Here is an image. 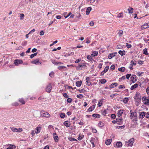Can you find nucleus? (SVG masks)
I'll return each instance as SVG.
<instances>
[{
  "label": "nucleus",
  "mask_w": 149,
  "mask_h": 149,
  "mask_svg": "<svg viewBox=\"0 0 149 149\" xmlns=\"http://www.w3.org/2000/svg\"><path fill=\"white\" fill-rule=\"evenodd\" d=\"M143 61H142L141 60H139L138 61V63L139 64L142 65L143 64Z\"/></svg>",
  "instance_id": "obj_59"
},
{
  "label": "nucleus",
  "mask_w": 149,
  "mask_h": 149,
  "mask_svg": "<svg viewBox=\"0 0 149 149\" xmlns=\"http://www.w3.org/2000/svg\"><path fill=\"white\" fill-rule=\"evenodd\" d=\"M98 125L99 127L102 128L104 126V124L102 121H100Z\"/></svg>",
  "instance_id": "obj_24"
},
{
  "label": "nucleus",
  "mask_w": 149,
  "mask_h": 149,
  "mask_svg": "<svg viewBox=\"0 0 149 149\" xmlns=\"http://www.w3.org/2000/svg\"><path fill=\"white\" fill-rule=\"evenodd\" d=\"M116 145L117 148H119L122 147V144L121 142L120 141H118L116 143Z\"/></svg>",
  "instance_id": "obj_14"
},
{
  "label": "nucleus",
  "mask_w": 149,
  "mask_h": 149,
  "mask_svg": "<svg viewBox=\"0 0 149 149\" xmlns=\"http://www.w3.org/2000/svg\"><path fill=\"white\" fill-rule=\"evenodd\" d=\"M38 54L37 52L35 53L34 54H31L30 56V58H33L34 56H36Z\"/></svg>",
  "instance_id": "obj_32"
},
{
  "label": "nucleus",
  "mask_w": 149,
  "mask_h": 149,
  "mask_svg": "<svg viewBox=\"0 0 149 149\" xmlns=\"http://www.w3.org/2000/svg\"><path fill=\"white\" fill-rule=\"evenodd\" d=\"M126 47L128 49H129L132 47V45L131 44H128V43H126Z\"/></svg>",
  "instance_id": "obj_58"
},
{
  "label": "nucleus",
  "mask_w": 149,
  "mask_h": 149,
  "mask_svg": "<svg viewBox=\"0 0 149 149\" xmlns=\"http://www.w3.org/2000/svg\"><path fill=\"white\" fill-rule=\"evenodd\" d=\"M31 63L36 65H41L42 64V63L39 61V59H38L32 61Z\"/></svg>",
  "instance_id": "obj_6"
},
{
  "label": "nucleus",
  "mask_w": 149,
  "mask_h": 149,
  "mask_svg": "<svg viewBox=\"0 0 149 149\" xmlns=\"http://www.w3.org/2000/svg\"><path fill=\"white\" fill-rule=\"evenodd\" d=\"M125 47V45H118L116 47L117 49H121Z\"/></svg>",
  "instance_id": "obj_20"
},
{
  "label": "nucleus",
  "mask_w": 149,
  "mask_h": 149,
  "mask_svg": "<svg viewBox=\"0 0 149 149\" xmlns=\"http://www.w3.org/2000/svg\"><path fill=\"white\" fill-rule=\"evenodd\" d=\"M116 116L114 114H112L111 115V117L112 119H115Z\"/></svg>",
  "instance_id": "obj_45"
},
{
  "label": "nucleus",
  "mask_w": 149,
  "mask_h": 149,
  "mask_svg": "<svg viewBox=\"0 0 149 149\" xmlns=\"http://www.w3.org/2000/svg\"><path fill=\"white\" fill-rule=\"evenodd\" d=\"M65 68V66H60L58 67V69L60 70H62L63 69H64Z\"/></svg>",
  "instance_id": "obj_61"
},
{
  "label": "nucleus",
  "mask_w": 149,
  "mask_h": 149,
  "mask_svg": "<svg viewBox=\"0 0 149 149\" xmlns=\"http://www.w3.org/2000/svg\"><path fill=\"white\" fill-rule=\"evenodd\" d=\"M129 100V97H125L123 100L122 101L124 104H126L127 103Z\"/></svg>",
  "instance_id": "obj_23"
},
{
  "label": "nucleus",
  "mask_w": 149,
  "mask_h": 149,
  "mask_svg": "<svg viewBox=\"0 0 149 149\" xmlns=\"http://www.w3.org/2000/svg\"><path fill=\"white\" fill-rule=\"evenodd\" d=\"M90 40L89 39V38L88 37L86 38V43L87 44L90 43Z\"/></svg>",
  "instance_id": "obj_63"
},
{
  "label": "nucleus",
  "mask_w": 149,
  "mask_h": 149,
  "mask_svg": "<svg viewBox=\"0 0 149 149\" xmlns=\"http://www.w3.org/2000/svg\"><path fill=\"white\" fill-rule=\"evenodd\" d=\"M123 109H120L118 111V116L119 117L121 116L122 114L123 113Z\"/></svg>",
  "instance_id": "obj_16"
},
{
  "label": "nucleus",
  "mask_w": 149,
  "mask_h": 149,
  "mask_svg": "<svg viewBox=\"0 0 149 149\" xmlns=\"http://www.w3.org/2000/svg\"><path fill=\"white\" fill-rule=\"evenodd\" d=\"M82 84V81L81 80L77 81L76 82V86L78 87H80L81 86Z\"/></svg>",
  "instance_id": "obj_15"
},
{
  "label": "nucleus",
  "mask_w": 149,
  "mask_h": 149,
  "mask_svg": "<svg viewBox=\"0 0 149 149\" xmlns=\"http://www.w3.org/2000/svg\"><path fill=\"white\" fill-rule=\"evenodd\" d=\"M98 54L97 51H94L93 52V53L91 54V55L93 56H95L97 55Z\"/></svg>",
  "instance_id": "obj_29"
},
{
  "label": "nucleus",
  "mask_w": 149,
  "mask_h": 149,
  "mask_svg": "<svg viewBox=\"0 0 149 149\" xmlns=\"http://www.w3.org/2000/svg\"><path fill=\"white\" fill-rule=\"evenodd\" d=\"M143 54L146 55H147L148 54V49L145 48L143 49Z\"/></svg>",
  "instance_id": "obj_28"
},
{
  "label": "nucleus",
  "mask_w": 149,
  "mask_h": 149,
  "mask_svg": "<svg viewBox=\"0 0 149 149\" xmlns=\"http://www.w3.org/2000/svg\"><path fill=\"white\" fill-rule=\"evenodd\" d=\"M27 44V42L26 41H24L22 42V46H26Z\"/></svg>",
  "instance_id": "obj_50"
},
{
  "label": "nucleus",
  "mask_w": 149,
  "mask_h": 149,
  "mask_svg": "<svg viewBox=\"0 0 149 149\" xmlns=\"http://www.w3.org/2000/svg\"><path fill=\"white\" fill-rule=\"evenodd\" d=\"M146 113L144 111L141 112L139 114V119L143 118L145 116Z\"/></svg>",
  "instance_id": "obj_11"
},
{
  "label": "nucleus",
  "mask_w": 149,
  "mask_h": 149,
  "mask_svg": "<svg viewBox=\"0 0 149 149\" xmlns=\"http://www.w3.org/2000/svg\"><path fill=\"white\" fill-rule=\"evenodd\" d=\"M123 33V31L121 30H119V31L118 33L119 36L121 37L122 36V35Z\"/></svg>",
  "instance_id": "obj_46"
},
{
  "label": "nucleus",
  "mask_w": 149,
  "mask_h": 149,
  "mask_svg": "<svg viewBox=\"0 0 149 149\" xmlns=\"http://www.w3.org/2000/svg\"><path fill=\"white\" fill-rule=\"evenodd\" d=\"M117 17L118 18H120L121 17H123V13L121 12L118 14Z\"/></svg>",
  "instance_id": "obj_39"
},
{
  "label": "nucleus",
  "mask_w": 149,
  "mask_h": 149,
  "mask_svg": "<svg viewBox=\"0 0 149 149\" xmlns=\"http://www.w3.org/2000/svg\"><path fill=\"white\" fill-rule=\"evenodd\" d=\"M41 127H36V131L35 132L36 134H38L40 132Z\"/></svg>",
  "instance_id": "obj_25"
},
{
  "label": "nucleus",
  "mask_w": 149,
  "mask_h": 149,
  "mask_svg": "<svg viewBox=\"0 0 149 149\" xmlns=\"http://www.w3.org/2000/svg\"><path fill=\"white\" fill-rule=\"evenodd\" d=\"M136 75L134 74H133L132 76L131 77V80L133 83H135L136 81L137 80L136 79Z\"/></svg>",
  "instance_id": "obj_10"
},
{
  "label": "nucleus",
  "mask_w": 149,
  "mask_h": 149,
  "mask_svg": "<svg viewBox=\"0 0 149 149\" xmlns=\"http://www.w3.org/2000/svg\"><path fill=\"white\" fill-rule=\"evenodd\" d=\"M8 145L9 146V147L7 149H13V148H15L16 146L14 145H13L9 144Z\"/></svg>",
  "instance_id": "obj_26"
},
{
  "label": "nucleus",
  "mask_w": 149,
  "mask_h": 149,
  "mask_svg": "<svg viewBox=\"0 0 149 149\" xmlns=\"http://www.w3.org/2000/svg\"><path fill=\"white\" fill-rule=\"evenodd\" d=\"M148 98L147 99V101L146 102H144V104L146 105L147 106L149 105V96L148 97Z\"/></svg>",
  "instance_id": "obj_40"
},
{
  "label": "nucleus",
  "mask_w": 149,
  "mask_h": 149,
  "mask_svg": "<svg viewBox=\"0 0 149 149\" xmlns=\"http://www.w3.org/2000/svg\"><path fill=\"white\" fill-rule=\"evenodd\" d=\"M109 66H107L104 68V70L103 71V72L104 73H106L107 72L109 69Z\"/></svg>",
  "instance_id": "obj_31"
},
{
  "label": "nucleus",
  "mask_w": 149,
  "mask_h": 149,
  "mask_svg": "<svg viewBox=\"0 0 149 149\" xmlns=\"http://www.w3.org/2000/svg\"><path fill=\"white\" fill-rule=\"evenodd\" d=\"M43 110H42L40 111V117H45L47 118H49L50 115L47 112H45Z\"/></svg>",
  "instance_id": "obj_3"
},
{
  "label": "nucleus",
  "mask_w": 149,
  "mask_h": 149,
  "mask_svg": "<svg viewBox=\"0 0 149 149\" xmlns=\"http://www.w3.org/2000/svg\"><path fill=\"white\" fill-rule=\"evenodd\" d=\"M83 63H79L78 65L76 67V69L77 70H81V66L82 65Z\"/></svg>",
  "instance_id": "obj_21"
},
{
  "label": "nucleus",
  "mask_w": 149,
  "mask_h": 149,
  "mask_svg": "<svg viewBox=\"0 0 149 149\" xmlns=\"http://www.w3.org/2000/svg\"><path fill=\"white\" fill-rule=\"evenodd\" d=\"M54 139L55 141V142H57L58 141V137L57 136H55L54 137Z\"/></svg>",
  "instance_id": "obj_54"
},
{
  "label": "nucleus",
  "mask_w": 149,
  "mask_h": 149,
  "mask_svg": "<svg viewBox=\"0 0 149 149\" xmlns=\"http://www.w3.org/2000/svg\"><path fill=\"white\" fill-rule=\"evenodd\" d=\"M130 119L132 120V121L134 122L137 121L138 120V118L136 112V111L132 112L131 110H130Z\"/></svg>",
  "instance_id": "obj_1"
},
{
  "label": "nucleus",
  "mask_w": 149,
  "mask_h": 149,
  "mask_svg": "<svg viewBox=\"0 0 149 149\" xmlns=\"http://www.w3.org/2000/svg\"><path fill=\"white\" fill-rule=\"evenodd\" d=\"M88 111L89 112H91L93 110V108L92 106H91L88 109Z\"/></svg>",
  "instance_id": "obj_60"
},
{
  "label": "nucleus",
  "mask_w": 149,
  "mask_h": 149,
  "mask_svg": "<svg viewBox=\"0 0 149 149\" xmlns=\"http://www.w3.org/2000/svg\"><path fill=\"white\" fill-rule=\"evenodd\" d=\"M102 114L104 116H106V114L107 113V109L104 110V111H102Z\"/></svg>",
  "instance_id": "obj_37"
},
{
  "label": "nucleus",
  "mask_w": 149,
  "mask_h": 149,
  "mask_svg": "<svg viewBox=\"0 0 149 149\" xmlns=\"http://www.w3.org/2000/svg\"><path fill=\"white\" fill-rule=\"evenodd\" d=\"M19 101L23 104H24L25 103L23 99L22 98L19 99Z\"/></svg>",
  "instance_id": "obj_38"
},
{
  "label": "nucleus",
  "mask_w": 149,
  "mask_h": 149,
  "mask_svg": "<svg viewBox=\"0 0 149 149\" xmlns=\"http://www.w3.org/2000/svg\"><path fill=\"white\" fill-rule=\"evenodd\" d=\"M117 122H121L123 120V119L122 118H117L116 119Z\"/></svg>",
  "instance_id": "obj_44"
},
{
  "label": "nucleus",
  "mask_w": 149,
  "mask_h": 149,
  "mask_svg": "<svg viewBox=\"0 0 149 149\" xmlns=\"http://www.w3.org/2000/svg\"><path fill=\"white\" fill-rule=\"evenodd\" d=\"M100 82L102 84H104L107 82L106 80L104 79L100 80Z\"/></svg>",
  "instance_id": "obj_35"
},
{
  "label": "nucleus",
  "mask_w": 149,
  "mask_h": 149,
  "mask_svg": "<svg viewBox=\"0 0 149 149\" xmlns=\"http://www.w3.org/2000/svg\"><path fill=\"white\" fill-rule=\"evenodd\" d=\"M72 101V99L71 98H68L67 100V102L68 103H71Z\"/></svg>",
  "instance_id": "obj_49"
},
{
  "label": "nucleus",
  "mask_w": 149,
  "mask_h": 149,
  "mask_svg": "<svg viewBox=\"0 0 149 149\" xmlns=\"http://www.w3.org/2000/svg\"><path fill=\"white\" fill-rule=\"evenodd\" d=\"M60 116L61 118H63L65 116V114L64 113H60Z\"/></svg>",
  "instance_id": "obj_51"
},
{
  "label": "nucleus",
  "mask_w": 149,
  "mask_h": 149,
  "mask_svg": "<svg viewBox=\"0 0 149 149\" xmlns=\"http://www.w3.org/2000/svg\"><path fill=\"white\" fill-rule=\"evenodd\" d=\"M112 139H107L105 141V144L107 145H109L111 142Z\"/></svg>",
  "instance_id": "obj_22"
},
{
  "label": "nucleus",
  "mask_w": 149,
  "mask_h": 149,
  "mask_svg": "<svg viewBox=\"0 0 149 149\" xmlns=\"http://www.w3.org/2000/svg\"><path fill=\"white\" fill-rule=\"evenodd\" d=\"M103 65V63H100L99 65V66H98L97 68H99L100 69H101L102 68V65Z\"/></svg>",
  "instance_id": "obj_62"
},
{
  "label": "nucleus",
  "mask_w": 149,
  "mask_h": 149,
  "mask_svg": "<svg viewBox=\"0 0 149 149\" xmlns=\"http://www.w3.org/2000/svg\"><path fill=\"white\" fill-rule=\"evenodd\" d=\"M134 99L136 100L135 102L138 103L140 102L141 101V96L140 93L138 92H136L134 96Z\"/></svg>",
  "instance_id": "obj_2"
},
{
  "label": "nucleus",
  "mask_w": 149,
  "mask_h": 149,
  "mask_svg": "<svg viewBox=\"0 0 149 149\" xmlns=\"http://www.w3.org/2000/svg\"><path fill=\"white\" fill-rule=\"evenodd\" d=\"M117 54V52H115L114 53L110 54L108 56V58L109 59H111L114 56H115Z\"/></svg>",
  "instance_id": "obj_9"
},
{
  "label": "nucleus",
  "mask_w": 149,
  "mask_h": 149,
  "mask_svg": "<svg viewBox=\"0 0 149 149\" xmlns=\"http://www.w3.org/2000/svg\"><path fill=\"white\" fill-rule=\"evenodd\" d=\"M131 74H127L126 75V78L127 79H129V78L130 77Z\"/></svg>",
  "instance_id": "obj_64"
},
{
  "label": "nucleus",
  "mask_w": 149,
  "mask_h": 149,
  "mask_svg": "<svg viewBox=\"0 0 149 149\" xmlns=\"http://www.w3.org/2000/svg\"><path fill=\"white\" fill-rule=\"evenodd\" d=\"M125 127V125H124L123 126H117L116 127V128H118V129H124Z\"/></svg>",
  "instance_id": "obj_42"
},
{
  "label": "nucleus",
  "mask_w": 149,
  "mask_h": 149,
  "mask_svg": "<svg viewBox=\"0 0 149 149\" xmlns=\"http://www.w3.org/2000/svg\"><path fill=\"white\" fill-rule=\"evenodd\" d=\"M103 100H101L99 102H98V106L99 107H101L102 105V102Z\"/></svg>",
  "instance_id": "obj_43"
},
{
  "label": "nucleus",
  "mask_w": 149,
  "mask_h": 149,
  "mask_svg": "<svg viewBox=\"0 0 149 149\" xmlns=\"http://www.w3.org/2000/svg\"><path fill=\"white\" fill-rule=\"evenodd\" d=\"M136 61H135V62H134L133 60H132L130 62L131 64L133 65H135L136 64Z\"/></svg>",
  "instance_id": "obj_55"
},
{
  "label": "nucleus",
  "mask_w": 149,
  "mask_h": 149,
  "mask_svg": "<svg viewBox=\"0 0 149 149\" xmlns=\"http://www.w3.org/2000/svg\"><path fill=\"white\" fill-rule=\"evenodd\" d=\"M134 9L132 8H130L128 9V11L129 13H132Z\"/></svg>",
  "instance_id": "obj_34"
},
{
  "label": "nucleus",
  "mask_w": 149,
  "mask_h": 149,
  "mask_svg": "<svg viewBox=\"0 0 149 149\" xmlns=\"http://www.w3.org/2000/svg\"><path fill=\"white\" fill-rule=\"evenodd\" d=\"M138 86V84L136 83L132 85L130 88L131 90H133L134 89L137 88Z\"/></svg>",
  "instance_id": "obj_18"
},
{
  "label": "nucleus",
  "mask_w": 149,
  "mask_h": 149,
  "mask_svg": "<svg viewBox=\"0 0 149 149\" xmlns=\"http://www.w3.org/2000/svg\"><path fill=\"white\" fill-rule=\"evenodd\" d=\"M77 97L80 99H82L84 97V96L81 94H79L77 95Z\"/></svg>",
  "instance_id": "obj_41"
},
{
  "label": "nucleus",
  "mask_w": 149,
  "mask_h": 149,
  "mask_svg": "<svg viewBox=\"0 0 149 149\" xmlns=\"http://www.w3.org/2000/svg\"><path fill=\"white\" fill-rule=\"evenodd\" d=\"M22 63V60L16 59L14 61V64L16 65H18L19 64Z\"/></svg>",
  "instance_id": "obj_8"
},
{
  "label": "nucleus",
  "mask_w": 149,
  "mask_h": 149,
  "mask_svg": "<svg viewBox=\"0 0 149 149\" xmlns=\"http://www.w3.org/2000/svg\"><path fill=\"white\" fill-rule=\"evenodd\" d=\"M134 141L135 140L133 138L127 141V143H128L127 144L128 146H132L133 145V143L134 142Z\"/></svg>",
  "instance_id": "obj_4"
},
{
  "label": "nucleus",
  "mask_w": 149,
  "mask_h": 149,
  "mask_svg": "<svg viewBox=\"0 0 149 149\" xmlns=\"http://www.w3.org/2000/svg\"><path fill=\"white\" fill-rule=\"evenodd\" d=\"M118 85V84L116 82L110 84L109 86L111 88H113Z\"/></svg>",
  "instance_id": "obj_13"
},
{
  "label": "nucleus",
  "mask_w": 149,
  "mask_h": 149,
  "mask_svg": "<svg viewBox=\"0 0 149 149\" xmlns=\"http://www.w3.org/2000/svg\"><path fill=\"white\" fill-rule=\"evenodd\" d=\"M84 137V135H82V136H81L80 134H79V137L78 138V139L79 141H80Z\"/></svg>",
  "instance_id": "obj_36"
},
{
  "label": "nucleus",
  "mask_w": 149,
  "mask_h": 149,
  "mask_svg": "<svg viewBox=\"0 0 149 149\" xmlns=\"http://www.w3.org/2000/svg\"><path fill=\"white\" fill-rule=\"evenodd\" d=\"M87 59L91 61L92 60H93V58L91 57V56L90 55H88L87 56Z\"/></svg>",
  "instance_id": "obj_48"
},
{
  "label": "nucleus",
  "mask_w": 149,
  "mask_h": 149,
  "mask_svg": "<svg viewBox=\"0 0 149 149\" xmlns=\"http://www.w3.org/2000/svg\"><path fill=\"white\" fill-rule=\"evenodd\" d=\"M125 68L124 67H122L121 68H118V70L119 71L123 72L125 71Z\"/></svg>",
  "instance_id": "obj_27"
},
{
  "label": "nucleus",
  "mask_w": 149,
  "mask_h": 149,
  "mask_svg": "<svg viewBox=\"0 0 149 149\" xmlns=\"http://www.w3.org/2000/svg\"><path fill=\"white\" fill-rule=\"evenodd\" d=\"M52 62L53 64L56 65L61 63L60 62H56L55 60H52Z\"/></svg>",
  "instance_id": "obj_33"
},
{
  "label": "nucleus",
  "mask_w": 149,
  "mask_h": 149,
  "mask_svg": "<svg viewBox=\"0 0 149 149\" xmlns=\"http://www.w3.org/2000/svg\"><path fill=\"white\" fill-rule=\"evenodd\" d=\"M149 27V23H146L144 24L141 26V29L142 30L146 29Z\"/></svg>",
  "instance_id": "obj_7"
},
{
  "label": "nucleus",
  "mask_w": 149,
  "mask_h": 149,
  "mask_svg": "<svg viewBox=\"0 0 149 149\" xmlns=\"http://www.w3.org/2000/svg\"><path fill=\"white\" fill-rule=\"evenodd\" d=\"M92 10V8L91 7H88L86 10V14L87 15H88L90 11Z\"/></svg>",
  "instance_id": "obj_17"
},
{
  "label": "nucleus",
  "mask_w": 149,
  "mask_h": 149,
  "mask_svg": "<svg viewBox=\"0 0 149 149\" xmlns=\"http://www.w3.org/2000/svg\"><path fill=\"white\" fill-rule=\"evenodd\" d=\"M10 128L11 130L13 131V132H18L17 129L16 128H15L14 127H10Z\"/></svg>",
  "instance_id": "obj_30"
},
{
  "label": "nucleus",
  "mask_w": 149,
  "mask_h": 149,
  "mask_svg": "<svg viewBox=\"0 0 149 149\" xmlns=\"http://www.w3.org/2000/svg\"><path fill=\"white\" fill-rule=\"evenodd\" d=\"M115 68V65H111L110 68V69L112 70H114Z\"/></svg>",
  "instance_id": "obj_56"
},
{
  "label": "nucleus",
  "mask_w": 149,
  "mask_h": 149,
  "mask_svg": "<svg viewBox=\"0 0 149 149\" xmlns=\"http://www.w3.org/2000/svg\"><path fill=\"white\" fill-rule=\"evenodd\" d=\"M20 19L22 20L24 17V15L23 14L21 13L20 14Z\"/></svg>",
  "instance_id": "obj_57"
},
{
  "label": "nucleus",
  "mask_w": 149,
  "mask_h": 149,
  "mask_svg": "<svg viewBox=\"0 0 149 149\" xmlns=\"http://www.w3.org/2000/svg\"><path fill=\"white\" fill-rule=\"evenodd\" d=\"M89 77H87L86 79V82L88 86H90V85L92 86V82H91L90 81H89Z\"/></svg>",
  "instance_id": "obj_12"
},
{
  "label": "nucleus",
  "mask_w": 149,
  "mask_h": 149,
  "mask_svg": "<svg viewBox=\"0 0 149 149\" xmlns=\"http://www.w3.org/2000/svg\"><path fill=\"white\" fill-rule=\"evenodd\" d=\"M125 88V86L124 85H120L118 86V88L119 89H122V88Z\"/></svg>",
  "instance_id": "obj_53"
},
{
  "label": "nucleus",
  "mask_w": 149,
  "mask_h": 149,
  "mask_svg": "<svg viewBox=\"0 0 149 149\" xmlns=\"http://www.w3.org/2000/svg\"><path fill=\"white\" fill-rule=\"evenodd\" d=\"M144 73L143 72H137V75L139 77H141L142 76V74Z\"/></svg>",
  "instance_id": "obj_52"
},
{
  "label": "nucleus",
  "mask_w": 149,
  "mask_h": 149,
  "mask_svg": "<svg viewBox=\"0 0 149 149\" xmlns=\"http://www.w3.org/2000/svg\"><path fill=\"white\" fill-rule=\"evenodd\" d=\"M118 53L121 55V56L124 55L125 54V52L124 50L123 51L119 50L118 52Z\"/></svg>",
  "instance_id": "obj_19"
},
{
  "label": "nucleus",
  "mask_w": 149,
  "mask_h": 149,
  "mask_svg": "<svg viewBox=\"0 0 149 149\" xmlns=\"http://www.w3.org/2000/svg\"><path fill=\"white\" fill-rule=\"evenodd\" d=\"M70 125V122L68 121H66V127H69Z\"/></svg>",
  "instance_id": "obj_47"
},
{
  "label": "nucleus",
  "mask_w": 149,
  "mask_h": 149,
  "mask_svg": "<svg viewBox=\"0 0 149 149\" xmlns=\"http://www.w3.org/2000/svg\"><path fill=\"white\" fill-rule=\"evenodd\" d=\"M52 86L50 83L47 86L46 90L47 92L49 93L51 92L52 89Z\"/></svg>",
  "instance_id": "obj_5"
}]
</instances>
